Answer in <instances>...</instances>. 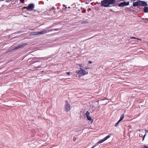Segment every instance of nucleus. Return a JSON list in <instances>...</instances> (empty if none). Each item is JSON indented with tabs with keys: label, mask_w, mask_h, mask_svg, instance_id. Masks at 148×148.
<instances>
[{
	"label": "nucleus",
	"mask_w": 148,
	"mask_h": 148,
	"mask_svg": "<svg viewBox=\"0 0 148 148\" xmlns=\"http://www.w3.org/2000/svg\"><path fill=\"white\" fill-rule=\"evenodd\" d=\"M116 3V0H103L101 1V6L108 7L110 5L114 4Z\"/></svg>",
	"instance_id": "obj_1"
},
{
	"label": "nucleus",
	"mask_w": 148,
	"mask_h": 148,
	"mask_svg": "<svg viewBox=\"0 0 148 148\" xmlns=\"http://www.w3.org/2000/svg\"><path fill=\"white\" fill-rule=\"evenodd\" d=\"M133 6H136L138 5H141L142 6H146L147 5V3L144 1H139L134 2L133 4Z\"/></svg>",
	"instance_id": "obj_2"
},
{
	"label": "nucleus",
	"mask_w": 148,
	"mask_h": 148,
	"mask_svg": "<svg viewBox=\"0 0 148 148\" xmlns=\"http://www.w3.org/2000/svg\"><path fill=\"white\" fill-rule=\"evenodd\" d=\"M80 70L76 72V73H78L79 76H82L88 74V72H86L85 71L83 70L82 68H80Z\"/></svg>",
	"instance_id": "obj_3"
},
{
	"label": "nucleus",
	"mask_w": 148,
	"mask_h": 148,
	"mask_svg": "<svg viewBox=\"0 0 148 148\" xmlns=\"http://www.w3.org/2000/svg\"><path fill=\"white\" fill-rule=\"evenodd\" d=\"M64 109L66 112H69L70 109V106L66 101V104L65 105Z\"/></svg>",
	"instance_id": "obj_4"
},
{
	"label": "nucleus",
	"mask_w": 148,
	"mask_h": 148,
	"mask_svg": "<svg viewBox=\"0 0 148 148\" xmlns=\"http://www.w3.org/2000/svg\"><path fill=\"white\" fill-rule=\"evenodd\" d=\"M34 8V4H29L27 6V10H32Z\"/></svg>",
	"instance_id": "obj_5"
},
{
	"label": "nucleus",
	"mask_w": 148,
	"mask_h": 148,
	"mask_svg": "<svg viewBox=\"0 0 148 148\" xmlns=\"http://www.w3.org/2000/svg\"><path fill=\"white\" fill-rule=\"evenodd\" d=\"M129 4V2H123L121 3H119L118 6L119 7H123L124 6H125L127 5H128Z\"/></svg>",
	"instance_id": "obj_6"
},
{
	"label": "nucleus",
	"mask_w": 148,
	"mask_h": 148,
	"mask_svg": "<svg viewBox=\"0 0 148 148\" xmlns=\"http://www.w3.org/2000/svg\"><path fill=\"white\" fill-rule=\"evenodd\" d=\"M51 30L49 29H46L41 31L40 32H38L39 34H43L46 33H47L51 31Z\"/></svg>",
	"instance_id": "obj_7"
},
{
	"label": "nucleus",
	"mask_w": 148,
	"mask_h": 148,
	"mask_svg": "<svg viewBox=\"0 0 148 148\" xmlns=\"http://www.w3.org/2000/svg\"><path fill=\"white\" fill-rule=\"evenodd\" d=\"M27 44L26 43H25L24 44L19 45L18 46H17V47H15V48H14V50H15V49H19L20 48L23 47L24 46H25L26 45H27Z\"/></svg>",
	"instance_id": "obj_8"
},
{
	"label": "nucleus",
	"mask_w": 148,
	"mask_h": 148,
	"mask_svg": "<svg viewBox=\"0 0 148 148\" xmlns=\"http://www.w3.org/2000/svg\"><path fill=\"white\" fill-rule=\"evenodd\" d=\"M86 116L87 119L88 120H91V119L90 116V113L88 111H87L86 113Z\"/></svg>",
	"instance_id": "obj_9"
},
{
	"label": "nucleus",
	"mask_w": 148,
	"mask_h": 148,
	"mask_svg": "<svg viewBox=\"0 0 148 148\" xmlns=\"http://www.w3.org/2000/svg\"><path fill=\"white\" fill-rule=\"evenodd\" d=\"M39 35L38 32H32L29 34V36L37 35Z\"/></svg>",
	"instance_id": "obj_10"
},
{
	"label": "nucleus",
	"mask_w": 148,
	"mask_h": 148,
	"mask_svg": "<svg viewBox=\"0 0 148 148\" xmlns=\"http://www.w3.org/2000/svg\"><path fill=\"white\" fill-rule=\"evenodd\" d=\"M105 141L103 139L101 140L100 141H99L97 143H96L95 145L97 146L99 144H100L104 141Z\"/></svg>",
	"instance_id": "obj_11"
},
{
	"label": "nucleus",
	"mask_w": 148,
	"mask_h": 148,
	"mask_svg": "<svg viewBox=\"0 0 148 148\" xmlns=\"http://www.w3.org/2000/svg\"><path fill=\"white\" fill-rule=\"evenodd\" d=\"M111 135V134H109L107 136L105 137L104 138H103V139L105 141H106V140L107 139L109 138L110 137V135Z\"/></svg>",
	"instance_id": "obj_12"
},
{
	"label": "nucleus",
	"mask_w": 148,
	"mask_h": 148,
	"mask_svg": "<svg viewBox=\"0 0 148 148\" xmlns=\"http://www.w3.org/2000/svg\"><path fill=\"white\" fill-rule=\"evenodd\" d=\"M144 11L145 13H148V7H145L144 10Z\"/></svg>",
	"instance_id": "obj_13"
},
{
	"label": "nucleus",
	"mask_w": 148,
	"mask_h": 148,
	"mask_svg": "<svg viewBox=\"0 0 148 148\" xmlns=\"http://www.w3.org/2000/svg\"><path fill=\"white\" fill-rule=\"evenodd\" d=\"M124 117V114H122L121 116L120 119H119V120H120V121L122 120H123V119Z\"/></svg>",
	"instance_id": "obj_14"
},
{
	"label": "nucleus",
	"mask_w": 148,
	"mask_h": 148,
	"mask_svg": "<svg viewBox=\"0 0 148 148\" xmlns=\"http://www.w3.org/2000/svg\"><path fill=\"white\" fill-rule=\"evenodd\" d=\"M121 121H118L117 123H116L114 125V126L116 127H117L119 123H120V122Z\"/></svg>",
	"instance_id": "obj_15"
},
{
	"label": "nucleus",
	"mask_w": 148,
	"mask_h": 148,
	"mask_svg": "<svg viewBox=\"0 0 148 148\" xmlns=\"http://www.w3.org/2000/svg\"><path fill=\"white\" fill-rule=\"evenodd\" d=\"M41 67L40 66H39L37 67H34L35 69L33 70V71H35L36 69H37L38 68H40Z\"/></svg>",
	"instance_id": "obj_16"
},
{
	"label": "nucleus",
	"mask_w": 148,
	"mask_h": 148,
	"mask_svg": "<svg viewBox=\"0 0 148 148\" xmlns=\"http://www.w3.org/2000/svg\"><path fill=\"white\" fill-rule=\"evenodd\" d=\"M22 3H24V0H19Z\"/></svg>",
	"instance_id": "obj_17"
},
{
	"label": "nucleus",
	"mask_w": 148,
	"mask_h": 148,
	"mask_svg": "<svg viewBox=\"0 0 148 148\" xmlns=\"http://www.w3.org/2000/svg\"><path fill=\"white\" fill-rule=\"evenodd\" d=\"M77 138L75 137H74L73 138V140L75 141L76 139Z\"/></svg>",
	"instance_id": "obj_18"
},
{
	"label": "nucleus",
	"mask_w": 148,
	"mask_h": 148,
	"mask_svg": "<svg viewBox=\"0 0 148 148\" xmlns=\"http://www.w3.org/2000/svg\"><path fill=\"white\" fill-rule=\"evenodd\" d=\"M26 9L27 10V7H23L22 8V9Z\"/></svg>",
	"instance_id": "obj_19"
},
{
	"label": "nucleus",
	"mask_w": 148,
	"mask_h": 148,
	"mask_svg": "<svg viewBox=\"0 0 148 148\" xmlns=\"http://www.w3.org/2000/svg\"><path fill=\"white\" fill-rule=\"evenodd\" d=\"M143 148H148V146L145 145L144 146V147H143Z\"/></svg>",
	"instance_id": "obj_20"
},
{
	"label": "nucleus",
	"mask_w": 148,
	"mask_h": 148,
	"mask_svg": "<svg viewBox=\"0 0 148 148\" xmlns=\"http://www.w3.org/2000/svg\"><path fill=\"white\" fill-rule=\"evenodd\" d=\"M130 38L131 39H136V38L134 37H131Z\"/></svg>",
	"instance_id": "obj_21"
},
{
	"label": "nucleus",
	"mask_w": 148,
	"mask_h": 148,
	"mask_svg": "<svg viewBox=\"0 0 148 148\" xmlns=\"http://www.w3.org/2000/svg\"><path fill=\"white\" fill-rule=\"evenodd\" d=\"M143 21L145 20H147L148 21V18H144L143 19Z\"/></svg>",
	"instance_id": "obj_22"
},
{
	"label": "nucleus",
	"mask_w": 148,
	"mask_h": 148,
	"mask_svg": "<svg viewBox=\"0 0 148 148\" xmlns=\"http://www.w3.org/2000/svg\"><path fill=\"white\" fill-rule=\"evenodd\" d=\"M55 9V8H54V7H52V8H51V9L50 10H54Z\"/></svg>",
	"instance_id": "obj_23"
},
{
	"label": "nucleus",
	"mask_w": 148,
	"mask_h": 148,
	"mask_svg": "<svg viewBox=\"0 0 148 148\" xmlns=\"http://www.w3.org/2000/svg\"><path fill=\"white\" fill-rule=\"evenodd\" d=\"M78 65L80 67L82 66V64H79Z\"/></svg>",
	"instance_id": "obj_24"
},
{
	"label": "nucleus",
	"mask_w": 148,
	"mask_h": 148,
	"mask_svg": "<svg viewBox=\"0 0 148 148\" xmlns=\"http://www.w3.org/2000/svg\"><path fill=\"white\" fill-rule=\"evenodd\" d=\"M66 73L68 75H70V72H67Z\"/></svg>",
	"instance_id": "obj_25"
},
{
	"label": "nucleus",
	"mask_w": 148,
	"mask_h": 148,
	"mask_svg": "<svg viewBox=\"0 0 148 148\" xmlns=\"http://www.w3.org/2000/svg\"><path fill=\"white\" fill-rule=\"evenodd\" d=\"M93 121H89V123H90V124H91L93 122Z\"/></svg>",
	"instance_id": "obj_26"
},
{
	"label": "nucleus",
	"mask_w": 148,
	"mask_h": 148,
	"mask_svg": "<svg viewBox=\"0 0 148 148\" xmlns=\"http://www.w3.org/2000/svg\"><path fill=\"white\" fill-rule=\"evenodd\" d=\"M136 39L138 40H140V41H142V39H140V38H136Z\"/></svg>",
	"instance_id": "obj_27"
},
{
	"label": "nucleus",
	"mask_w": 148,
	"mask_h": 148,
	"mask_svg": "<svg viewBox=\"0 0 148 148\" xmlns=\"http://www.w3.org/2000/svg\"><path fill=\"white\" fill-rule=\"evenodd\" d=\"M136 39L138 40H140V41H142V39H140V38H136Z\"/></svg>",
	"instance_id": "obj_28"
},
{
	"label": "nucleus",
	"mask_w": 148,
	"mask_h": 148,
	"mask_svg": "<svg viewBox=\"0 0 148 148\" xmlns=\"http://www.w3.org/2000/svg\"><path fill=\"white\" fill-rule=\"evenodd\" d=\"M96 146V145H93L91 148H94Z\"/></svg>",
	"instance_id": "obj_29"
},
{
	"label": "nucleus",
	"mask_w": 148,
	"mask_h": 148,
	"mask_svg": "<svg viewBox=\"0 0 148 148\" xmlns=\"http://www.w3.org/2000/svg\"><path fill=\"white\" fill-rule=\"evenodd\" d=\"M88 63L89 64H91L92 63V62L91 61H89L88 62Z\"/></svg>",
	"instance_id": "obj_30"
},
{
	"label": "nucleus",
	"mask_w": 148,
	"mask_h": 148,
	"mask_svg": "<svg viewBox=\"0 0 148 148\" xmlns=\"http://www.w3.org/2000/svg\"><path fill=\"white\" fill-rule=\"evenodd\" d=\"M145 134L148 132V131L147 130H145Z\"/></svg>",
	"instance_id": "obj_31"
},
{
	"label": "nucleus",
	"mask_w": 148,
	"mask_h": 148,
	"mask_svg": "<svg viewBox=\"0 0 148 148\" xmlns=\"http://www.w3.org/2000/svg\"><path fill=\"white\" fill-rule=\"evenodd\" d=\"M139 136L140 137H142L143 136V135L142 134H140L139 135Z\"/></svg>",
	"instance_id": "obj_32"
},
{
	"label": "nucleus",
	"mask_w": 148,
	"mask_h": 148,
	"mask_svg": "<svg viewBox=\"0 0 148 148\" xmlns=\"http://www.w3.org/2000/svg\"><path fill=\"white\" fill-rule=\"evenodd\" d=\"M146 135V134H145L144 135L143 137H145Z\"/></svg>",
	"instance_id": "obj_33"
},
{
	"label": "nucleus",
	"mask_w": 148,
	"mask_h": 148,
	"mask_svg": "<svg viewBox=\"0 0 148 148\" xmlns=\"http://www.w3.org/2000/svg\"><path fill=\"white\" fill-rule=\"evenodd\" d=\"M145 138V137L143 136V141L144 140Z\"/></svg>",
	"instance_id": "obj_34"
},
{
	"label": "nucleus",
	"mask_w": 148,
	"mask_h": 148,
	"mask_svg": "<svg viewBox=\"0 0 148 148\" xmlns=\"http://www.w3.org/2000/svg\"><path fill=\"white\" fill-rule=\"evenodd\" d=\"M137 131H139V132H140V129H139V130H137Z\"/></svg>",
	"instance_id": "obj_35"
},
{
	"label": "nucleus",
	"mask_w": 148,
	"mask_h": 148,
	"mask_svg": "<svg viewBox=\"0 0 148 148\" xmlns=\"http://www.w3.org/2000/svg\"><path fill=\"white\" fill-rule=\"evenodd\" d=\"M86 23V21H84V22H83L82 23Z\"/></svg>",
	"instance_id": "obj_36"
},
{
	"label": "nucleus",
	"mask_w": 148,
	"mask_h": 148,
	"mask_svg": "<svg viewBox=\"0 0 148 148\" xmlns=\"http://www.w3.org/2000/svg\"><path fill=\"white\" fill-rule=\"evenodd\" d=\"M147 20H145V21H145V22L146 23V22H147Z\"/></svg>",
	"instance_id": "obj_37"
},
{
	"label": "nucleus",
	"mask_w": 148,
	"mask_h": 148,
	"mask_svg": "<svg viewBox=\"0 0 148 148\" xmlns=\"http://www.w3.org/2000/svg\"><path fill=\"white\" fill-rule=\"evenodd\" d=\"M88 69V68H84V69Z\"/></svg>",
	"instance_id": "obj_38"
},
{
	"label": "nucleus",
	"mask_w": 148,
	"mask_h": 148,
	"mask_svg": "<svg viewBox=\"0 0 148 148\" xmlns=\"http://www.w3.org/2000/svg\"><path fill=\"white\" fill-rule=\"evenodd\" d=\"M44 72V71H41L42 72Z\"/></svg>",
	"instance_id": "obj_39"
},
{
	"label": "nucleus",
	"mask_w": 148,
	"mask_h": 148,
	"mask_svg": "<svg viewBox=\"0 0 148 148\" xmlns=\"http://www.w3.org/2000/svg\"><path fill=\"white\" fill-rule=\"evenodd\" d=\"M86 10H85L84 11V12H86Z\"/></svg>",
	"instance_id": "obj_40"
},
{
	"label": "nucleus",
	"mask_w": 148,
	"mask_h": 148,
	"mask_svg": "<svg viewBox=\"0 0 148 148\" xmlns=\"http://www.w3.org/2000/svg\"><path fill=\"white\" fill-rule=\"evenodd\" d=\"M50 58V57H49L48 58Z\"/></svg>",
	"instance_id": "obj_41"
}]
</instances>
